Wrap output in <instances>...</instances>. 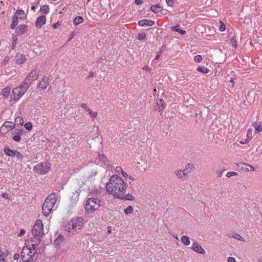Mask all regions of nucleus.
<instances>
[{
    "label": "nucleus",
    "mask_w": 262,
    "mask_h": 262,
    "mask_svg": "<svg viewBox=\"0 0 262 262\" xmlns=\"http://www.w3.org/2000/svg\"><path fill=\"white\" fill-rule=\"evenodd\" d=\"M26 59V57L23 54H17L15 57V62L18 64L23 63Z\"/></svg>",
    "instance_id": "19"
},
{
    "label": "nucleus",
    "mask_w": 262,
    "mask_h": 262,
    "mask_svg": "<svg viewBox=\"0 0 262 262\" xmlns=\"http://www.w3.org/2000/svg\"><path fill=\"white\" fill-rule=\"evenodd\" d=\"M18 24V18L17 15H14L12 16V23L10 26L11 29H14Z\"/></svg>",
    "instance_id": "25"
},
{
    "label": "nucleus",
    "mask_w": 262,
    "mask_h": 262,
    "mask_svg": "<svg viewBox=\"0 0 262 262\" xmlns=\"http://www.w3.org/2000/svg\"><path fill=\"white\" fill-rule=\"evenodd\" d=\"M135 3L136 5H139L143 3V1L142 0H135Z\"/></svg>",
    "instance_id": "61"
},
{
    "label": "nucleus",
    "mask_w": 262,
    "mask_h": 262,
    "mask_svg": "<svg viewBox=\"0 0 262 262\" xmlns=\"http://www.w3.org/2000/svg\"><path fill=\"white\" fill-rule=\"evenodd\" d=\"M252 125L254 126L256 132H260L262 131V126L260 124H257L256 122H252Z\"/></svg>",
    "instance_id": "36"
},
{
    "label": "nucleus",
    "mask_w": 262,
    "mask_h": 262,
    "mask_svg": "<svg viewBox=\"0 0 262 262\" xmlns=\"http://www.w3.org/2000/svg\"><path fill=\"white\" fill-rule=\"evenodd\" d=\"M13 140L16 142L20 141V134H15V135L13 137Z\"/></svg>",
    "instance_id": "45"
},
{
    "label": "nucleus",
    "mask_w": 262,
    "mask_h": 262,
    "mask_svg": "<svg viewBox=\"0 0 262 262\" xmlns=\"http://www.w3.org/2000/svg\"><path fill=\"white\" fill-rule=\"evenodd\" d=\"M237 166L241 169L245 170L246 171H249V169L247 167H250L251 171L254 170V168L252 166H251L249 164H246V163H240L238 164Z\"/></svg>",
    "instance_id": "21"
},
{
    "label": "nucleus",
    "mask_w": 262,
    "mask_h": 262,
    "mask_svg": "<svg viewBox=\"0 0 262 262\" xmlns=\"http://www.w3.org/2000/svg\"><path fill=\"white\" fill-rule=\"evenodd\" d=\"M14 15H17V16L18 15L19 16H20V15H25V12L22 9L18 10H17L16 11V12L15 13Z\"/></svg>",
    "instance_id": "47"
},
{
    "label": "nucleus",
    "mask_w": 262,
    "mask_h": 262,
    "mask_svg": "<svg viewBox=\"0 0 262 262\" xmlns=\"http://www.w3.org/2000/svg\"><path fill=\"white\" fill-rule=\"evenodd\" d=\"M15 156H16L18 159H22L24 158L23 155L17 150H16Z\"/></svg>",
    "instance_id": "50"
},
{
    "label": "nucleus",
    "mask_w": 262,
    "mask_h": 262,
    "mask_svg": "<svg viewBox=\"0 0 262 262\" xmlns=\"http://www.w3.org/2000/svg\"><path fill=\"white\" fill-rule=\"evenodd\" d=\"M194 61L196 62H200L202 61V56L200 55H197L194 57Z\"/></svg>",
    "instance_id": "43"
},
{
    "label": "nucleus",
    "mask_w": 262,
    "mask_h": 262,
    "mask_svg": "<svg viewBox=\"0 0 262 262\" xmlns=\"http://www.w3.org/2000/svg\"><path fill=\"white\" fill-rule=\"evenodd\" d=\"M233 237H234L235 239H238L239 241H243L244 240L243 237H242L239 234L236 233H235Z\"/></svg>",
    "instance_id": "48"
},
{
    "label": "nucleus",
    "mask_w": 262,
    "mask_h": 262,
    "mask_svg": "<svg viewBox=\"0 0 262 262\" xmlns=\"http://www.w3.org/2000/svg\"><path fill=\"white\" fill-rule=\"evenodd\" d=\"M83 20V18L81 16L76 17L73 20V23L75 25L77 26L81 23Z\"/></svg>",
    "instance_id": "29"
},
{
    "label": "nucleus",
    "mask_w": 262,
    "mask_h": 262,
    "mask_svg": "<svg viewBox=\"0 0 262 262\" xmlns=\"http://www.w3.org/2000/svg\"><path fill=\"white\" fill-rule=\"evenodd\" d=\"M10 93V88L9 86H7L5 88L3 89L1 92V94L5 99H7L8 98Z\"/></svg>",
    "instance_id": "24"
},
{
    "label": "nucleus",
    "mask_w": 262,
    "mask_h": 262,
    "mask_svg": "<svg viewBox=\"0 0 262 262\" xmlns=\"http://www.w3.org/2000/svg\"><path fill=\"white\" fill-rule=\"evenodd\" d=\"M124 212L126 215L132 214L133 212V207L131 206H128L126 209L124 210Z\"/></svg>",
    "instance_id": "34"
},
{
    "label": "nucleus",
    "mask_w": 262,
    "mask_h": 262,
    "mask_svg": "<svg viewBox=\"0 0 262 262\" xmlns=\"http://www.w3.org/2000/svg\"><path fill=\"white\" fill-rule=\"evenodd\" d=\"M64 237L62 235H59L54 241L55 246H59L61 243H64Z\"/></svg>",
    "instance_id": "20"
},
{
    "label": "nucleus",
    "mask_w": 262,
    "mask_h": 262,
    "mask_svg": "<svg viewBox=\"0 0 262 262\" xmlns=\"http://www.w3.org/2000/svg\"><path fill=\"white\" fill-rule=\"evenodd\" d=\"M79 194L80 192H78V191H75L73 193V194L71 197V205L72 207H74L76 205L79 200Z\"/></svg>",
    "instance_id": "16"
},
{
    "label": "nucleus",
    "mask_w": 262,
    "mask_h": 262,
    "mask_svg": "<svg viewBox=\"0 0 262 262\" xmlns=\"http://www.w3.org/2000/svg\"><path fill=\"white\" fill-rule=\"evenodd\" d=\"M126 184L124 181V184L116 185L115 186L110 185V187L107 186L106 188V191L110 194H113L114 198H118L120 196L123 195L126 193Z\"/></svg>",
    "instance_id": "2"
},
{
    "label": "nucleus",
    "mask_w": 262,
    "mask_h": 262,
    "mask_svg": "<svg viewBox=\"0 0 262 262\" xmlns=\"http://www.w3.org/2000/svg\"><path fill=\"white\" fill-rule=\"evenodd\" d=\"M166 2L168 6L171 7L173 6L174 3V0H166Z\"/></svg>",
    "instance_id": "53"
},
{
    "label": "nucleus",
    "mask_w": 262,
    "mask_h": 262,
    "mask_svg": "<svg viewBox=\"0 0 262 262\" xmlns=\"http://www.w3.org/2000/svg\"><path fill=\"white\" fill-rule=\"evenodd\" d=\"M76 34V32L75 31H73L71 34L70 35V36H69V38L68 39V41H70L71 40H72L75 36Z\"/></svg>",
    "instance_id": "56"
},
{
    "label": "nucleus",
    "mask_w": 262,
    "mask_h": 262,
    "mask_svg": "<svg viewBox=\"0 0 262 262\" xmlns=\"http://www.w3.org/2000/svg\"><path fill=\"white\" fill-rule=\"evenodd\" d=\"M121 183H122V184H124V181L121 178L117 175H113L110 178V182L106 183V188L107 187V186L110 187V185L114 186H115L116 185H118V184H121Z\"/></svg>",
    "instance_id": "10"
},
{
    "label": "nucleus",
    "mask_w": 262,
    "mask_h": 262,
    "mask_svg": "<svg viewBox=\"0 0 262 262\" xmlns=\"http://www.w3.org/2000/svg\"><path fill=\"white\" fill-rule=\"evenodd\" d=\"M175 172L179 178H182L186 174L184 171H182L181 170H177Z\"/></svg>",
    "instance_id": "35"
},
{
    "label": "nucleus",
    "mask_w": 262,
    "mask_h": 262,
    "mask_svg": "<svg viewBox=\"0 0 262 262\" xmlns=\"http://www.w3.org/2000/svg\"><path fill=\"white\" fill-rule=\"evenodd\" d=\"M41 81L42 83L41 82H39L37 87H39L43 90H45L47 89V86L49 84L48 78L44 76L42 77Z\"/></svg>",
    "instance_id": "18"
},
{
    "label": "nucleus",
    "mask_w": 262,
    "mask_h": 262,
    "mask_svg": "<svg viewBox=\"0 0 262 262\" xmlns=\"http://www.w3.org/2000/svg\"><path fill=\"white\" fill-rule=\"evenodd\" d=\"M24 127L27 130H31L32 128V124L31 122H28L24 124Z\"/></svg>",
    "instance_id": "41"
},
{
    "label": "nucleus",
    "mask_w": 262,
    "mask_h": 262,
    "mask_svg": "<svg viewBox=\"0 0 262 262\" xmlns=\"http://www.w3.org/2000/svg\"><path fill=\"white\" fill-rule=\"evenodd\" d=\"M38 244V242H37V243L32 244L31 245L32 247L30 248L32 249L33 251H37V250H36V247L37 246Z\"/></svg>",
    "instance_id": "55"
},
{
    "label": "nucleus",
    "mask_w": 262,
    "mask_h": 262,
    "mask_svg": "<svg viewBox=\"0 0 262 262\" xmlns=\"http://www.w3.org/2000/svg\"><path fill=\"white\" fill-rule=\"evenodd\" d=\"M2 196L6 199H9L10 197L9 194L6 193H3L2 194Z\"/></svg>",
    "instance_id": "62"
},
{
    "label": "nucleus",
    "mask_w": 262,
    "mask_h": 262,
    "mask_svg": "<svg viewBox=\"0 0 262 262\" xmlns=\"http://www.w3.org/2000/svg\"><path fill=\"white\" fill-rule=\"evenodd\" d=\"M100 201L97 199L95 198H90L88 199L86 205H85V210L86 211H93L99 209L100 207L101 206L100 204Z\"/></svg>",
    "instance_id": "5"
},
{
    "label": "nucleus",
    "mask_w": 262,
    "mask_h": 262,
    "mask_svg": "<svg viewBox=\"0 0 262 262\" xmlns=\"http://www.w3.org/2000/svg\"><path fill=\"white\" fill-rule=\"evenodd\" d=\"M107 159L103 154H98L97 157L95 158L94 162L96 164L100 166L106 165L107 163Z\"/></svg>",
    "instance_id": "12"
},
{
    "label": "nucleus",
    "mask_w": 262,
    "mask_h": 262,
    "mask_svg": "<svg viewBox=\"0 0 262 262\" xmlns=\"http://www.w3.org/2000/svg\"><path fill=\"white\" fill-rule=\"evenodd\" d=\"M252 139V133L248 130L247 135V139L246 141H248V140Z\"/></svg>",
    "instance_id": "54"
},
{
    "label": "nucleus",
    "mask_w": 262,
    "mask_h": 262,
    "mask_svg": "<svg viewBox=\"0 0 262 262\" xmlns=\"http://www.w3.org/2000/svg\"><path fill=\"white\" fill-rule=\"evenodd\" d=\"M146 34L144 32H142L141 33H139L138 34L137 39L141 40L146 38Z\"/></svg>",
    "instance_id": "39"
},
{
    "label": "nucleus",
    "mask_w": 262,
    "mask_h": 262,
    "mask_svg": "<svg viewBox=\"0 0 262 262\" xmlns=\"http://www.w3.org/2000/svg\"><path fill=\"white\" fill-rule=\"evenodd\" d=\"M197 71L200 72L205 73V74L208 73L210 71V70L208 68H207L206 67H201V66L197 68Z\"/></svg>",
    "instance_id": "32"
},
{
    "label": "nucleus",
    "mask_w": 262,
    "mask_h": 262,
    "mask_svg": "<svg viewBox=\"0 0 262 262\" xmlns=\"http://www.w3.org/2000/svg\"><path fill=\"white\" fill-rule=\"evenodd\" d=\"M4 152L7 156L9 157L15 156L16 150H13L10 149L9 146H6L4 149Z\"/></svg>",
    "instance_id": "23"
},
{
    "label": "nucleus",
    "mask_w": 262,
    "mask_h": 262,
    "mask_svg": "<svg viewBox=\"0 0 262 262\" xmlns=\"http://www.w3.org/2000/svg\"><path fill=\"white\" fill-rule=\"evenodd\" d=\"M40 11L42 12L45 14H47L49 12V7L48 5H43L42 7H41Z\"/></svg>",
    "instance_id": "33"
},
{
    "label": "nucleus",
    "mask_w": 262,
    "mask_h": 262,
    "mask_svg": "<svg viewBox=\"0 0 262 262\" xmlns=\"http://www.w3.org/2000/svg\"><path fill=\"white\" fill-rule=\"evenodd\" d=\"M25 232H26V231H25V229H21L20 230V231H19V233H18V234H17V236L18 237H21V236H23V235L25 234Z\"/></svg>",
    "instance_id": "51"
},
{
    "label": "nucleus",
    "mask_w": 262,
    "mask_h": 262,
    "mask_svg": "<svg viewBox=\"0 0 262 262\" xmlns=\"http://www.w3.org/2000/svg\"><path fill=\"white\" fill-rule=\"evenodd\" d=\"M15 127V123L6 121L0 128V132L5 134L8 132L10 129Z\"/></svg>",
    "instance_id": "11"
},
{
    "label": "nucleus",
    "mask_w": 262,
    "mask_h": 262,
    "mask_svg": "<svg viewBox=\"0 0 262 262\" xmlns=\"http://www.w3.org/2000/svg\"><path fill=\"white\" fill-rule=\"evenodd\" d=\"M237 175V173L234 171H229L227 172L226 174V177L228 178H230L232 176H235Z\"/></svg>",
    "instance_id": "46"
},
{
    "label": "nucleus",
    "mask_w": 262,
    "mask_h": 262,
    "mask_svg": "<svg viewBox=\"0 0 262 262\" xmlns=\"http://www.w3.org/2000/svg\"><path fill=\"white\" fill-rule=\"evenodd\" d=\"M32 234L34 237H38L37 241L38 243H40V237H41L44 235L43 231V224L41 220H37L35 223L33 229H32Z\"/></svg>",
    "instance_id": "4"
},
{
    "label": "nucleus",
    "mask_w": 262,
    "mask_h": 262,
    "mask_svg": "<svg viewBox=\"0 0 262 262\" xmlns=\"http://www.w3.org/2000/svg\"><path fill=\"white\" fill-rule=\"evenodd\" d=\"M157 104L160 110H163L165 107L164 102L162 99H157Z\"/></svg>",
    "instance_id": "28"
},
{
    "label": "nucleus",
    "mask_w": 262,
    "mask_h": 262,
    "mask_svg": "<svg viewBox=\"0 0 262 262\" xmlns=\"http://www.w3.org/2000/svg\"><path fill=\"white\" fill-rule=\"evenodd\" d=\"M28 89L27 88L21 83L19 86L13 90L11 96V99L13 100H18L25 94Z\"/></svg>",
    "instance_id": "6"
},
{
    "label": "nucleus",
    "mask_w": 262,
    "mask_h": 262,
    "mask_svg": "<svg viewBox=\"0 0 262 262\" xmlns=\"http://www.w3.org/2000/svg\"><path fill=\"white\" fill-rule=\"evenodd\" d=\"M46 16L44 15H41L37 18L35 22V27L36 28H40L46 24Z\"/></svg>",
    "instance_id": "15"
},
{
    "label": "nucleus",
    "mask_w": 262,
    "mask_h": 262,
    "mask_svg": "<svg viewBox=\"0 0 262 262\" xmlns=\"http://www.w3.org/2000/svg\"><path fill=\"white\" fill-rule=\"evenodd\" d=\"M220 26L219 28V30L221 32H223L226 29V26L223 23L222 21H220Z\"/></svg>",
    "instance_id": "44"
},
{
    "label": "nucleus",
    "mask_w": 262,
    "mask_h": 262,
    "mask_svg": "<svg viewBox=\"0 0 262 262\" xmlns=\"http://www.w3.org/2000/svg\"><path fill=\"white\" fill-rule=\"evenodd\" d=\"M83 219L79 217L71 219L72 229H74L75 231H77L78 232V230H80L83 225Z\"/></svg>",
    "instance_id": "8"
},
{
    "label": "nucleus",
    "mask_w": 262,
    "mask_h": 262,
    "mask_svg": "<svg viewBox=\"0 0 262 262\" xmlns=\"http://www.w3.org/2000/svg\"><path fill=\"white\" fill-rule=\"evenodd\" d=\"M17 38L16 37V35H13L12 36V43H17Z\"/></svg>",
    "instance_id": "58"
},
{
    "label": "nucleus",
    "mask_w": 262,
    "mask_h": 262,
    "mask_svg": "<svg viewBox=\"0 0 262 262\" xmlns=\"http://www.w3.org/2000/svg\"><path fill=\"white\" fill-rule=\"evenodd\" d=\"M15 124H18L23 125L24 124V120L21 117H17L15 120Z\"/></svg>",
    "instance_id": "38"
},
{
    "label": "nucleus",
    "mask_w": 262,
    "mask_h": 262,
    "mask_svg": "<svg viewBox=\"0 0 262 262\" xmlns=\"http://www.w3.org/2000/svg\"><path fill=\"white\" fill-rule=\"evenodd\" d=\"M28 30V27L26 25H20L17 28H15V33L16 35H21L27 32Z\"/></svg>",
    "instance_id": "13"
},
{
    "label": "nucleus",
    "mask_w": 262,
    "mask_h": 262,
    "mask_svg": "<svg viewBox=\"0 0 262 262\" xmlns=\"http://www.w3.org/2000/svg\"><path fill=\"white\" fill-rule=\"evenodd\" d=\"M36 72L35 70L32 71L25 78L22 83L26 88L29 89L31 84L34 79H36Z\"/></svg>",
    "instance_id": "9"
},
{
    "label": "nucleus",
    "mask_w": 262,
    "mask_h": 262,
    "mask_svg": "<svg viewBox=\"0 0 262 262\" xmlns=\"http://www.w3.org/2000/svg\"><path fill=\"white\" fill-rule=\"evenodd\" d=\"M138 25L140 26H151L155 24L154 20L150 19H142L138 21Z\"/></svg>",
    "instance_id": "17"
},
{
    "label": "nucleus",
    "mask_w": 262,
    "mask_h": 262,
    "mask_svg": "<svg viewBox=\"0 0 262 262\" xmlns=\"http://www.w3.org/2000/svg\"><path fill=\"white\" fill-rule=\"evenodd\" d=\"M192 249L198 253L203 254L205 253L202 247L197 242H193L192 245Z\"/></svg>",
    "instance_id": "14"
},
{
    "label": "nucleus",
    "mask_w": 262,
    "mask_h": 262,
    "mask_svg": "<svg viewBox=\"0 0 262 262\" xmlns=\"http://www.w3.org/2000/svg\"><path fill=\"white\" fill-rule=\"evenodd\" d=\"M193 168V165L192 164L188 163L186 165L184 171H187V172H190Z\"/></svg>",
    "instance_id": "37"
},
{
    "label": "nucleus",
    "mask_w": 262,
    "mask_h": 262,
    "mask_svg": "<svg viewBox=\"0 0 262 262\" xmlns=\"http://www.w3.org/2000/svg\"><path fill=\"white\" fill-rule=\"evenodd\" d=\"M50 164L46 163H40L37 164L33 167V170L40 174L47 173L50 169Z\"/></svg>",
    "instance_id": "7"
},
{
    "label": "nucleus",
    "mask_w": 262,
    "mask_h": 262,
    "mask_svg": "<svg viewBox=\"0 0 262 262\" xmlns=\"http://www.w3.org/2000/svg\"><path fill=\"white\" fill-rule=\"evenodd\" d=\"M86 111L89 113V114H91L94 117H96L97 116V112H93L92 111V110L90 108H88Z\"/></svg>",
    "instance_id": "49"
},
{
    "label": "nucleus",
    "mask_w": 262,
    "mask_h": 262,
    "mask_svg": "<svg viewBox=\"0 0 262 262\" xmlns=\"http://www.w3.org/2000/svg\"><path fill=\"white\" fill-rule=\"evenodd\" d=\"M56 201L55 193H51L48 196L42 207V213L45 216H48L49 215Z\"/></svg>",
    "instance_id": "1"
},
{
    "label": "nucleus",
    "mask_w": 262,
    "mask_h": 262,
    "mask_svg": "<svg viewBox=\"0 0 262 262\" xmlns=\"http://www.w3.org/2000/svg\"><path fill=\"white\" fill-rule=\"evenodd\" d=\"M117 168L120 169V171H121V173H122V176H123V177H128V174H127L126 172H125L124 171H123L122 170V169H121V167H117Z\"/></svg>",
    "instance_id": "57"
},
{
    "label": "nucleus",
    "mask_w": 262,
    "mask_h": 262,
    "mask_svg": "<svg viewBox=\"0 0 262 262\" xmlns=\"http://www.w3.org/2000/svg\"><path fill=\"white\" fill-rule=\"evenodd\" d=\"M15 134H22L24 132V129L23 128L21 129H16L15 130Z\"/></svg>",
    "instance_id": "52"
},
{
    "label": "nucleus",
    "mask_w": 262,
    "mask_h": 262,
    "mask_svg": "<svg viewBox=\"0 0 262 262\" xmlns=\"http://www.w3.org/2000/svg\"><path fill=\"white\" fill-rule=\"evenodd\" d=\"M162 10V8L159 5H152L150 6V10L155 13L161 12Z\"/></svg>",
    "instance_id": "26"
},
{
    "label": "nucleus",
    "mask_w": 262,
    "mask_h": 262,
    "mask_svg": "<svg viewBox=\"0 0 262 262\" xmlns=\"http://www.w3.org/2000/svg\"><path fill=\"white\" fill-rule=\"evenodd\" d=\"M97 173L98 172L97 171L92 172L91 174L88 178V180L91 182L93 181L94 180L93 177H95L96 175H97Z\"/></svg>",
    "instance_id": "40"
},
{
    "label": "nucleus",
    "mask_w": 262,
    "mask_h": 262,
    "mask_svg": "<svg viewBox=\"0 0 262 262\" xmlns=\"http://www.w3.org/2000/svg\"><path fill=\"white\" fill-rule=\"evenodd\" d=\"M228 262H236L235 258L233 257H229Z\"/></svg>",
    "instance_id": "59"
},
{
    "label": "nucleus",
    "mask_w": 262,
    "mask_h": 262,
    "mask_svg": "<svg viewBox=\"0 0 262 262\" xmlns=\"http://www.w3.org/2000/svg\"><path fill=\"white\" fill-rule=\"evenodd\" d=\"M181 242L185 246H188L190 244L189 238L186 235H183L181 237Z\"/></svg>",
    "instance_id": "30"
},
{
    "label": "nucleus",
    "mask_w": 262,
    "mask_h": 262,
    "mask_svg": "<svg viewBox=\"0 0 262 262\" xmlns=\"http://www.w3.org/2000/svg\"><path fill=\"white\" fill-rule=\"evenodd\" d=\"M165 48H166L165 45H163L159 51V53L161 54L163 52V51H164Z\"/></svg>",
    "instance_id": "64"
},
{
    "label": "nucleus",
    "mask_w": 262,
    "mask_h": 262,
    "mask_svg": "<svg viewBox=\"0 0 262 262\" xmlns=\"http://www.w3.org/2000/svg\"><path fill=\"white\" fill-rule=\"evenodd\" d=\"M71 222H69L65 226L66 230L68 231L70 233H73L74 232H77V231H75L74 229H72Z\"/></svg>",
    "instance_id": "31"
},
{
    "label": "nucleus",
    "mask_w": 262,
    "mask_h": 262,
    "mask_svg": "<svg viewBox=\"0 0 262 262\" xmlns=\"http://www.w3.org/2000/svg\"><path fill=\"white\" fill-rule=\"evenodd\" d=\"M180 25H176L174 26H172L171 28V30L173 31H176L179 32L181 35H185L186 33V31L182 30L179 28Z\"/></svg>",
    "instance_id": "27"
},
{
    "label": "nucleus",
    "mask_w": 262,
    "mask_h": 262,
    "mask_svg": "<svg viewBox=\"0 0 262 262\" xmlns=\"http://www.w3.org/2000/svg\"><path fill=\"white\" fill-rule=\"evenodd\" d=\"M231 42L232 45V46L233 47H234L235 48H236L237 47V42H236V37L235 36H234L233 37H232V38L231 39Z\"/></svg>",
    "instance_id": "42"
},
{
    "label": "nucleus",
    "mask_w": 262,
    "mask_h": 262,
    "mask_svg": "<svg viewBox=\"0 0 262 262\" xmlns=\"http://www.w3.org/2000/svg\"><path fill=\"white\" fill-rule=\"evenodd\" d=\"M60 25H61V24H60V23L57 22V23H56L54 24L53 25V26H52V27H53L54 29H56V28H58V27L59 26H60Z\"/></svg>",
    "instance_id": "60"
},
{
    "label": "nucleus",
    "mask_w": 262,
    "mask_h": 262,
    "mask_svg": "<svg viewBox=\"0 0 262 262\" xmlns=\"http://www.w3.org/2000/svg\"><path fill=\"white\" fill-rule=\"evenodd\" d=\"M31 250L30 248L28 246H24L21 252V258L23 262H34L38 256V253L33 252V257H29V253Z\"/></svg>",
    "instance_id": "3"
},
{
    "label": "nucleus",
    "mask_w": 262,
    "mask_h": 262,
    "mask_svg": "<svg viewBox=\"0 0 262 262\" xmlns=\"http://www.w3.org/2000/svg\"><path fill=\"white\" fill-rule=\"evenodd\" d=\"M118 199H119L122 200H124V201H126V200L133 201L135 199V197L133 195L131 194L130 193H128L126 194L125 195L124 194H123V195L120 196Z\"/></svg>",
    "instance_id": "22"
},
{
    "label": "nucleus",
    "mask_w": 262,
    "mask_h": 262,
    "mask_svg": "<svg viewBox=\"0 0 262 262\" xmlns=\"http://www.w3.org/2000/svg\"><path fill=\"white\" fill-rule=\"evenodd\" d=\"M20 256H19V254H18V253H16L13 256V258L15 259V260H17L19 258Z\"/></svg>",
    "instance_id": "63"
}]
</instances>
